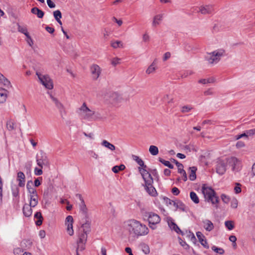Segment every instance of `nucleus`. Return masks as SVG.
Here are the masks:
<instances>
[{"mask_svg":"<svg viewBox=\"0 0 255 255\" xmlns=\"http://www.w3.org/2000/svg\"><path fill=\"white\" fill-rule=\"evenodd\" d=\"M124 229L132 237L138 238L145 236L148 233L147 227L139 221L135 219H130L124 223Z\"/></svg>","mask_w":255,"mask_h":255,"instance_id":"nucleus-1","label":"nucleus"},{"mask_svg":"<svg viewBox=\"0 0 255 255\" xmlns=\"http://www.w3.org/2000/svg\"><path fill=\"white\" fill-rule=\"evenodd\" d=\"M76 112L81 120L88 122L96 121L102 119L99 112L89 108L86 103H83L82 106L77 109Z\"/></svg>","mask_w":255,"mask_h":255,"instance_id":"nucleus-2","label":"nucleus"},{"mask_svg":"<svg viewBox=\"0 0 255 255\" xmlns=\"http://www.w3.org/2000/svg\"><path fill=\"white\" fill-rule=\"evenodd\" d=\"M225 55V50L223 49L216 50L212 52L208 53L205 56V60L208 64L213 66L219 62L221 58Z\"/></svg>","mask_w":255,"mask_h":255,"instance_id":"nucleus-3","label":"nucleus"},{"mask_svg":"<svg viewBox=\"0 0 255 255\" xmlns=\"http://www.w3.org/2000/svg\"><path fill=\"white\" fill-rule=\"evenodd\" d=\"M202 191L205 199L208 202H211L212 204L216 205V207H217V204L219 202V199L215 191L211 187L206 186L205 185H203Z\"/></svg>","mask_w":255,"mask_h":255,"instance_id":"nucleus-4","label":"nucleus"},{"mask_svg":"<svg viewBox=\"0 0 255 255\" xmlns=\"http://www.w3.org/2000/svg\"><path fill=\"white\" fill-rule=\"evenodd\" d=\"M36 161L39 167L42 168L43 166H49V161L46 154L41 150L39 153L36 155Z\"/></svg>","mask_w":255,"mask_h":255,"instance_id":"nucleus-5","label":"nucleus"},{"mask_svg":"<svg viewBox=\"0 0 255 255\" xmlns=\"http://www.w3.org/2000/svg\"><path fill=\"white\" fill-rule=\"evenodd\" d=\"M145 216L147 217L149 227L153 230L155 229V225L158 224L160 221V217L153 212L146 213Z\"/></svg>","mask_w":255,"mask_h":255,"instance_id":"nucleus-6","label":"nucleus"},{"mask_svg":"<svg viewBox=\"0 0 255 255\" xmlns=\"http://www.w3.org/2000/svg\"><path fill=\"white\" fill-rule=\"evenodd\" d=\"M36 75L41 84L47 89H52L53 87V83L50 77L47 75H42L38 72H36Z\"/></svg>","mask_w":255,"mask_h":255,"instance_id":"nucleus-7","label":"nucleus"},{"mask_svg":"<svg viewBox=\"0 0 255 255\" xmlns=\"http://www.w3.org/2000/svg\"><path fill=\"white\" fill-rule=\"evenodd\" d=\"M228 160L227 158L219 159L216 164V172L220 175H223L225 173L227 169Z\"/></svg>","mask_w":255,"mask_h":255,"instance_id":"nucleus-8","label":"nucleus"},{"mask_svg":"<svg viewBox=\"0 0 255 255\" xmlns=\"http://www.w3.org/2000/svg\"><path fill=\"white\" fill-rule=\"evenodd\" d=\"M228 160V164L232 166V170L233 171H238L241 169V161L235 157H231L230 158H226Z\"/></svg>","mask_w":255,"mask_h":255,"instance_id":"nucleus-9","label":"nucleus"},{"mask_svg":"<svg viewBox=\"0 0 255 255\" xmlns=\"http://www.w3.org/2000/svg\"><path fill=\"white\" fill-rule=\"evenodd\" d=\"M28 193L30 205L33 208L35 207L38 203V196L37 191L35 189H30Z\"/></svg>","mask_w":255,"mask_h":255,"instance_id":"nucleus-10","label":"nucleus"},{"mask_svg":"<svg viewBox=\"0 0 255 255\" xmlns=\"http://www.w3.org/2000/svg\"><path fill=\"white\" fill-rule=\"evenodd\" d=\"M153 180H147L144 183V188L148 194L153 197H155L157 195L155 188L153 186Z\"/></svg>","mask_w":255,"mask_h":255,"instance_id":"nucleus-11","label":"nucleus"},{"mask_svg":"<svg viewBox=\"0 0 255 255\" xmlns=\"http://www.w3.org/2000/svg\"><path fill=\"white\" fill-rule=\"evenodd\" d=\"M76 196L79 199V200L81 201V203L79 204L80 212L85 218H88L87 208L82 195L81 194H77L76 195Z\"/></svg>","mask_w":255,"mask_h":255,"instance_id":"nucleus-12","label":"nucleus"},{"mask_svg":"<svg viewBox=\"0 0 255 255\" xmlns=\"http://www.w3.org/2000/svg\"><path fill=\"white\" fill-rule=\"evenodd\" d=\"M73 218L72 216H68L65 220V225L67 226V231L70 236L74 234V230L73 229Z\"/></svg>","mask_w":255,"mask_h":255,"instance_id":"nucleus-13","label":"nucleus"},{"mask_svg":"<svg viewBox=\"0 0 255 255\" xmlns=\"http://www.w3.org/2000/svg\"><path fill=\"white\" fill-rule=\"evenodd\" d=\"M90 70L93 79L97 80L101 73V69L97 64H93L90 67Z\"/></svg>","mask_w":255,"mask_h":255,"instance_id":"nucleus-14","label":"nucleus"},{"mask_svg":"<svg viewBox=\"0 0 255 255\" xmlns=\"http://www.w3.org/2000/svg\"><path fill=\"white\" fill-rule=\"evenodd\" d=\"M139 167V171L142 176V177L144 181V183L147 182V180H152L153 178L151 174L147 171L146 168L144 167Z\"/></svg>","mask_w":255,"mask_h":255,"instance_id":"nucleus-15","label":"nucleus"},{"mask_svg":"<svg viewBox=\"0 0 255 255\" xmlns=\"http://www.w3.org/2000/svg\"><path fill=\"white\" fill-rule=\"evenodd\" d=\"M163 13H159L155 15L152 19L151 23L152 26L153 27H156L157 26H158L163 20Z\"/></svg>","mask_w":255,"mask_h":255,"instance_id":"nucleus-16","label":"nucleus"},{"mask_svg":"<svg viewBox=\"0 0 255 255\" xmlns=\"http://www.w3.org/2000/svg\"><path fill=\"white\" fill-rule=\"evenodd\" d=\"M214 11L212 5H201L199 7V12L203 14H211Z\"/></svg>","mask_w":255,"mask_h":255,"instance_id":"nucleus-17","label":"nucleus"},{"mask_svg":"<svg viewBox=\"0 0 255 255\" xmlns=\"http://www.w3.org/2000/svg\"><path fill=\"white\" fill-rule=\"evenodd\" d=\"M196 236L197 237L199 241V242L201 243V244L206 249H209V246L208 244V243L207 242V240L205 238V236L201 232H196Z\"/></svg>","mask_w":255,"mask_h":255,"instance_id":"nucleus-18","label":"nucleus"},{"mask_svg":"<svg viewBox=\"0 0 255 255\" xmlns=\"http://www.w3.org/2000/svg\"><path fill=\"white\" fill-rule=\"evenodd\" d=\"M202 223L203 228L206 231L210 232L213 230L214 226L210 220L208 219L203 220Z\"/></svg>","mask_w":255,"mask_h":255,"instance_id":"nucleus-19","label":"nucleus"},{"mask_svg":"<svg viewBox=\"0 0 255 255\" xmlns=\"http://www.w3.org/2000/svg\"><path fill=\"white\" fill-rule=\"evenodd\" d=\"M17 180L18 182V186L20 187L24 186L25 182V176L22 172L19 171L17 173Z\"/></svg>","mask_w":255,"mask_h":255,"instance_id":"nucleus-20","label":"nucleus"},{"mask_svg":"<svg viewBox=\"0 0 255 255\" xmlns=\"http://www.w3.org/2000/svg\"><path fill=\"white\" fill-rule=\"evenodd\" d=\"M17 26V30L18 32L24 34L25 36L28 39H30L31 42L32 43V40L29 34V33L27 31V29L26 26H22L18 23L16 24Z\"/></svg>","mask_w":255,"mask_h":255,"instance_id":"nucleus-21","label":"nucleus"},{"mask_svg":"<svg viewBox=\"0 0 255 255\" xmlns=\"http://www.w3.org/2000/svg\"><path fill=\"white\" fill-rule=\"evenodd\" d=\"M31 208H32V207H31L30 204H25L24 205L22 211L25 217H29L32 215V210Z\"/></svg>","mask_w":255,"mask_h":255,"instance_id":"nucleus-22","label":"nucleus"},{"mask_svg":"<svg viewBox=\"0 0 255 255\" xmlns=\"http://www.w3.org/2000/svg\"><path fill=\"white\" fill-rule=\"evenodd\" d=\"M86 218V222L82 224L81 228L82 232L89 234L91 231V223L89 221L87 220Z\"/></svg>","mask_w":255,"mask_h":255,"instance_id":"nucleus-23","label":"nucleus"},{"mask_svg":"<svg viewBox=\"0 0 255 255\" xmlns=\"http://www.w3.org/2000/svg\"><path fill=\"white\" fill-rule=\"evenodd\" d=\"M168 224L171 230L175 231L177 233H182L181 230L172 220H169L168 221Z\"/></svg>","mask_w":255,"mask_h":255,"instance_id":"nucleus-24","label":"nucleus"},{"mask_svg":"<svg viewBox=\"0 0 255 255\" xmlns=\"http://www.w3.org/2000/svg\"><path fill=\"white\" fill-rule=\"evenodd\" d=\"M31 12L37 15L38 18H41L43 17L44 13L41 9L36 7H34L31 9Z\"/></svg>","mask_w":255,"mask_h":255,"instance_id":"nucleus-25","label":"nucleus"},{"mask_svg":"<svg viewBox=\"0 0 255 255\" xmlns=\"http://www.w3.org/2000/svg\"><path fill=\"white\" fill-rule=\"evenodd\" d=\"M190 170V174L189 176V179L191 181H194L196 178V171L197 168L195 166L190 167L189 168Z\"/></svg>","mask_w":255,"mask_h":255,"instance_id":"nucleus-26","label":"nucleus"},{"mask_svg":"<svg viewBox=\"0 0 255 255\" xmlns=\"http://www.w3.org/2000/svg\"><path fill=\"white\" fill-rule=\"evenodd\" d=\"M157 68L155 61H154L147 68L145 72L147 74L149 75L150 74L154 73Z\"/></svg>","mask_w":255,"mask_h":255,"instance_id":"nucleus-27","label":"nucleus"},{"mask_svg":"<svg viewBox=\"0 0 255 255\" xmlns=\"http://www.w3.org/2000/svg\"><path fill=\"white\" fill-rule=\"evenodd\" d=\"M34 218L37 219V220L35 222V224L39 226L42 223L43 217L40 212H37L35 213L34 216Z\"/></svg>","mask_w":255,"mask_h":255,"instance_id":"nucleus-28","label":"nucleus"},{"mask_svg":"<svg viewBox=\"0 0 255 255\" xmlns=\"http://www.w3.org/2000/svg\"><path fill=\"white\" fill-rule=\"evenodd\" d=\"M101 145L102 146L108 148L109 149H110L111 151H114L116 149V147L114 144L110 143L109 141H108L106 140H104L102 142Z\"/></svg>","mask_w":255,"mask_h":255,"instance_id":"nucleus-29","label":"nucleus"},{"mask_svg":"<svg viewBox=\"0 0 255 255\" xmlns=\"http://www.w3.org/2000/svg\"><path fill=\"white\" fill-rule=\"evenodd\" d=\"M111 45L113 48L115 49L118 48H124V43L121 41L119 40L111 41Z\"/></svg>","mask_w":255,"mask_h":255,"instance_id":"nucleus-30","label":"nucleus"},{"mask_svg":"<svg viewBox=\"0 0 255 255\" xmlns=\"http://www.w3.org/2000/svg\"><path fill=\"white\" fill-rule=\"evenodd\" d=\"M87 233L82 231V233L79 234L78 241L80 243H86L87 239Z\"/></svg>","mask_w":255,"mask_h":255,"instance_id":"nucleus-31","label":"nucleus"},{"mask_svg":"<svg viewBox=\"0 0 255 255\" xmlns=\"http://www.w3.org/2000/svg\"><path fill=\"white\" fill-rule=\"evenodd\" d=\"M190 197L194 203L198 204L199 203V199L195 192L191 191L190 193Z\"/></svg>","mask_w":255,"mask_h":255,"instance_id":"nucleus-32","label":"nucleus"},{"mask_svg":"<svg viewBox=\"0 0 255 255\" xmlns=\"http://www.w3.org/2000/svg\"><path fill=\"white\" fill-rule=\"evenodd\" d=\"M149 151L151 155H156L158 154L159 150L156 146L150 145L149 148Z\"/></svg>","mask_w":255,"mask_h":255,"instance_id":"nucleus-33","label":"nucleus"},{"mask_svg":"<svg viewBox=\"0 0 255 255\" xmlns=\"http://www.w3.org/2000/svg\"><path fill=\"white\" fill-rule=\"evenodd\" d=\"M193 109L191 105H185L180 107V111L182 113H186L190 112Z\"/></svg>","mask_w":255,"mask_h":255,"instance_id":"nucleus-34","label":"nucleus"},{"mask_svg":"<svg viewBox=\"0 0 255 255\" xmlns=\"http://www.w3.org/2000/svg\"><path fill=\"white\" fill-rule=\"evenodd\" d=\"M126 167L124 164L116 165L112 168V171L115 173H118L120 171L124 170Z\"/></svg>","mask_w":255,"mask_h":255,"instance_id":"nucleus-35","label":"nucleus"},{"mask_svg":"<svg viewBox=\"0 0 255 255\" xmlns=\"http://www.w3.org/2000/svg\"><path fill=\"white\" fill-rule=\"evenodd\" d=\"M133 159L137 162L140 167H144V168H147V166L144 165L143 161L138 156L134 155L133 156Z\"/></svg>","mask_w":255,"mask_h":255,"instance_id":"nucleus-36","label":"nucleus"},{"mask_svg":"<svg viewBox=\"0 0 255 255\" xmlns=\"http://www.w3.org/2000/svg\"><path fill=\"white\" fill-rule=\"evenodd\" d=\"M32 244V242L30 240H24L21 242L20 246L22 248H29Z\"/></svg>","mask_w":255,"mask_h":255,"instance_id":"nucleus-37","label":"nucleus"},{"mask_svg":"<svg viewBox=\"0 0 255 255\" xmlns=\"http://www.w3.org/2000/svg\"><path fill=\"white\" fill-rule=\"evenodd\" d=\"M159 161L170 169H173L174 167V166L169 161L165 160L161 158H159Z\"/></svg>","mask_w":255,"mask_h":255,"instance_id":"nucleus-38","label":"nucleus"},{"mask_svg":"<svg viewBox=\"0 0 255 255\" xmlns=\"http://www.w3.org/2000/svg\"><path fill=\"white\" fill-rule=\"evenodd\" d=\"M225 227L230 231L232 230L235 226L233 221H227L225 222Z\"/></svg>","mask_w":255,"mask_h":255,"instance_id":"nucleus-39","label":"nucleus"},{"mask_svg":"<svg viewBox=\"0 0 255 255\" xmlns=\"http://www.w3.org/2000/svg\"><path fill=\"white\" fill-rule=\"evenodd\" d=\"M0 81H1L3 83V84L6 86H8L10 85V82L1 74L0 73Z\"/></svg>","mask_w":255,"mask_h":255,"instance_id":"nucleus-40","label":"nucleus"},{"mask_svg":"<svg viewBox=\"0 0 255 255\" xmlns=\"http://www.w3.org/2000/svg\"><path fill=\"white\" fill-rule=\"evenodd\" d=\"M12 195L13 197H16L19 195V189L16 186L11 187Z\"/></svg>","mask_w":255,"mask_h":255,"instance_id":"nucleus-41","label":"nucleus"},{"mask_svg":"<svg viewBox=\"0 0 255 255\" xmlns=\"http://www.w3.org/2000/svg\"><path fill=\"white\" fill-rule=\"evenodd\" d=\"M221 198L222 201L225 204H228L231 200L230 197L225 194H222L221 195Z\"/></svg>","mask_w":255,"mask_h":255,"instance_id":"nucleus-42","label":"nucleus"},{"mask_svg":"<svg viewBox=\"0 0 255 255\" xmlns=\"http://www.w3.org/2000/svg\"><path fill=\"white\" fill-rule=\"evenodd\" d=\"M86 243H80L79 241L77 242V248L76 251H82L85 248Z\"/></svg>","mask_w":255,"mask_h":255,"instance_id":"nucleus-43","label":"nucleus"},{"mask_svg":"<svg viewBox=\"0 0 255 255\" xmlns=\"http://www.w3.org/2000/svg\"><path fill=\"white\" fill-rule=\"evenodd\" d=\"M238 206V201L235 198H233L231 200V207L233 209H236Z\"/></svg>","mask_w":255,"mask_h":255,"instance_id":"nucleus-44","label":"nucleus"},{"mask_svg":"<svg viewBox=\"0 0 255 255\" xmlns=\"http://www.w3.org/2000/svg\"><path fill=\"white\" fill-rule=\"evenodd\" d=\"M53 15L56 20H58L62 17V14L59 10L54 11L53 12Z\"/></svg>","mask_w":255,"mask_h":255,"instance_id":"nucleus-45","label":"nucleus"},{"mask_svg":"<svg viewBox=\"0 0 255 255\" xmlns=\"http://www.w3.org/2000/svg\"><path fill=\"white\" fill-rule=\"evenodd\" d=\"M212 250L217 253L223 255L224 253V250L222 248H218L216 246H213Z\"/></svg>","mask_w":255,"mask_h":255,"instance_id":"nucleus-46","label":"nucleus"},{"mask_svg":"<svg viewBox=\"0 0 255 255\" xmlns=\"http://www.w3.org/2000/svg\"><path fill=\"white\" fill-rule=\"evenodd\" d=\"M24 252L23 250L20 248H16L13 250V254L14 255H21Z\"/></svg>","mask_w":255,"mask_h":255,"instance_id":"nucleus-47","label":"nucleus"},{"mask_svg":"<svg viewBox=\"0 0 255 255\" xmlns=\"http://www.w3.org/2000/svg\"><path fill=\"white\" fill-rule=\"evenodd\" d=\"M214 80L213 78H209L208 79H202L199 81V83L203 84H205L206 83H213L214 82Z\"/></svg>","mask_w":255,"mask_h":255,"instance_id":"nucleus-48","label":"nucleus"},{"mask_svg":"<svg viewBox=\"0 0 255 255\" xmlns=\"http://www.w3.org/2000/svg\"><path fill=\"white\" fill-rule=\"evenodd\" d=\"M141 249L143 252L145 254H148L149 253V248L148 246L145 244H143L141 245Z\"/></svg>","mask_w":255,"mask_h":255,"instance_id":"nucleus-49","label":"nucleus"},{"mask_svg":"<svg viewBox=\"0 0 255 255\" xmlns=\"http://www.w3.org/2000/svg\"><path fill=\"white\" fill-rule=\"evenodd\" d=\"M241 185L240 183H236V186L234 187V191L236 194H239L241 192Z\"/></svg>","mask_w":255,"mask_h":255,"instance_id":"nucleus-50","label":"nucleus"},{"mask_svg":"<svg viewBox=\"0 0 255 255\" xmlns=\"http://www.w3.org/2000/svg\"><path fill=\"white\" fill-rule=\"evenodd\" d=\"M7 98V95L5 93H0V103H4Z\"/></svg>","mask_w":255,"mask_h":255,"instance_id":"nucleus-51","label":"nucleus"},{"mask_svg":"<svg viewBox=\"0 0 255 255\" xmlns=\"http://www.w3.org/2000/svg\"><path fill=\"white\" fill-rule=\"evenodd\" d=\"M120 61H121L120 58L116 57V58H113L112 60L111 63L113 66H115L117 65L118 64H120Z\"/></svg>","mask_w":255,"mask_h":255,"instance_id":"nucleus-52","label":"nucleus"},{"mask_svg":"<svg viewBox=\"0 0 255 255\" xmlns=\"http://www.w3.org/2000/svg\"><path fill=\"white\" fill-rule=\"evenodd\" d=\"M56 107L59 110V111L61 114H62V112H65L64 107L63 105L61 102L60 103H59L58 105H57L56 106Z\"/></svg>","mask_w":255,"mask_h":255,"instance_id":"nucleus-53","label":"nucleus"},{"mask_svg":"<svg viewBox=\"0 0 255 255\" xmlns=\"http://www.w3.org/2000/svg\"><path fill=\"white\" fill-rule=\"evenodd\" d=\"M247 137L255 134V128H253L246 131Z\"/></svg>","mask_w":255,"mask_h":255,"instance_id":"nucleus-54","label":"nucleus"},{"mask_svg":"<svg viewBox=\"0 0 255 255\" xmlns=\"http://www.w3.org/2000/svg\"><path fill=\"white\" fill-rule=\"evenodd\" d=\"M150 40V36L147 33H145L142 35V40L144 42H147Z\"/></svg>","mask_w":255,"mask_h":255,"instance_id":"nucleus-55","label":"nucleus"},{"mask_svg":"<svg viewBox=\"0 0 255 255\" xmlns=\"http://www.w3.org/2000/svg\"><path fill=\"white\" fill-rule=\"evenodd\" d=\"M6 127L9 130H11L14 128V124L12 122L9 121L6 123Z\"/></svg>","mask_w":255,"mask_h":255,"instance_id":"nucleus-56","label":"nucleus"},{"mask_svg":"<svg viewBox=\"0 0 255 255\" xmlns=\"http://www.w3.org/2000/svg\"><path fill=\"white\" fill-rule=\"evenodd\" d=\"M89 154L93 158L97 159L99 157L98 155L94 151L90 150L89 151Z\"/></svg>","mask_w":255,"mask_h":255,"instance_id":"nucleus-57","label":"nucleus"},{"mask_svg":"<svg viewBox=\"0 0 255 255\" xmlns=\"http://www.w3.org/2000/svg\"><path fill=\"white\" fill-rule=\"evenodd\" d=\"M43 173V171L41 168L35 167L34 169V174L36 175H41Z\"/></svg>","mask_w":255,"mask_h":255,"instance_id":"nucleus-58","label":"nucleus"},{"mask_svg":"<svg viewBox=\"0 0 255 255\" xmlns=\"http://www.w3.org/2000/svg\"><path fill=\"white\" fill-rule=\"evenodd\" d=\"M171 56V54L169 52H167L164 53L163 57V60L164 61H166L167 59H168Z\"/></svg>","mask_w":255,"mask_h":255,"instance_id":"nucleus-59","label":"nucleus"},{"mask_svg":"<svg viewBox=\"0 0 255 255\" xmlns=\"http://www.w3.org/2000/svg\"><path fill=\"white\" fill-rule=\"evenodd\" d=\"M229 240L233 243L234 244L233 245L234 246H236V242L237 241V238L236 237V236H231L230 237H229Z\"/></svg>","mask_w":255,"mask_h":255,"instance_id":"nucleus-60","label":"nucleus"},{"mask_svg":"<svg viewBox=\"0 0 255 255\" xmlns=\"http://www.w3.org/2000/svg\"><path fill=\"white\" fill-rule=\"evenodd\" d=\"M47 3L50 8H54L55 4L51 0H47Z\"/></svg>","mask_w":255,"mask_h":255,"instance_id":"nucleus-61","label":"nucleus"},{"mask_svg":"<svg viewBox=\"0 0 255 255\" xmlns=\"http://www.w3.org/2000/svg\"><path fill=\"white\" fill-rule=\"evenodd\" d=\"M45 29L48 32H49V33H51V34L53 33L55 31V29L54 28H53L52 27H50L49 26H46Z\"/></svg>","mask_w":255,"mask_h":255,"instance_id":"nucleus-62","label":"nucleus"},{"mask_svg":"<svg viewBox=\"0 0 255 255\" xmlns=\"http://www.w3.org/2000/svg\"><path fill=\"white\" fill-rule=\"evenodd\" d=\"M172 193L175 195H178L180 193V191L177 187H173L172 189Z\"/></svg>","mask_w":255,"mask_h":255,"instance_id":"nucleus-63","label":"nucleus"},{"mask_svg":"<svg viewBox=\"0 0 255 255\" xmlns=\"http://www.w3.org/2000/svg\"><path fill=\"white\" fill-rule=\"evenodd\" d=\"M50 98H51V99L52 101L54 103L55 106H56L57 105H58L59 103H60V101H58V100L57 98H56L54 97H53V96H52L51 95H50Z\"/></svg>","mask_w":255,"mask_h":255,"instance_id":"nucleus-64","label":"nucleus"}]
</instances>
